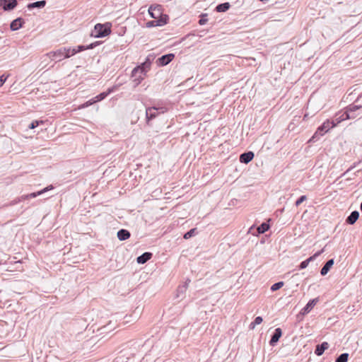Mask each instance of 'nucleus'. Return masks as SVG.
I'll use <instances>...</instances> for the list:
<instances>
[{
	"instance_id": "f257e3e1",
	"label": "nucleus",
	"mask_w": 362,
	"mask_h": 362,
	"mask_svg": "<svg viewBox=\"0 0 362 362\" xmlns=\"http://www.w3.org/2000/svg\"><path fill=\"white\" fill-rule=\"evenodd\" d=\"M358 109L359 107L356 105L350 107L349 108H348L346 112L341 115L340 119H339L337 123H335L333 121H329V119H327L325 122H323V124L321 126H320L317 129L313 136L309 140V142H315L320 139V136H323L325 133L329 132V129L336 127V125L341 121L354 118V115H353V112Z\"/></svg>"
},
{
	"instance_id": "f03ea898",
	"label": "nucleus",
	"mask_w": 362,
	"mask_h": 362,
	"mask_svg": "<svg viewBox=\"0 0 362 362\" xmlns=\"http://www.w3.org/2000/svg\"><path fill=\"white\" fill-rule=\"evenodd\" d=\"M151 63L144 62L141 66L135 67L132 73L135 86H138L144 78L146 72L150 69Z\"/></svg>"
},
{
	"instance_id": "7ed1b4c3",
	"label": "nucleus",
	"mask_w": 362,
	"mask_h": 362,
	"mask_svg": "<svg viewBox=\"0 0 362 362\" xmlns=\"http://www.w3.org/2000/svg\"><path fill=\"white\" fill-rule=\"evenodd\" d=\"M95 45H96V43H91L87 47H85L83 45H78L74 48L63 47V51L64 52V54L65 58H69L71 56H73L79 52H81V51H83V50H86L88 49H92L94 47H95Z\"/></svg>"
},
{
	"instance_id": "20e7f679",
	"label": "nucleus",
	"mask_w": 362,
	"mask_h": 362,
	"mask_svg": "<svg viewBox=\"0 0 362 362\" xmlns=\"http://www.w3.org/2000/svg\"><path fill=\"white\" fill-rule=\"evenodd\" d=\"M110 29L105 28L103 25L98 23L95 25L94 36L95 37H103L110 33Z\"/></svg>"
},
{
	"instance_id": "39448f33",
	"label": "nucleus",
	"mask_w": 362,
	"mask_h": 362,
	"mask_svg": "<svg viewBox=\"0 0 362 362\" xmlns=\"http://www.w3.org/2000/svg\"><path fill=\"white\" fill-rule=\"evenodd\" d=\"M63 47L60 48L56 51L50 52L45 54L46 59H51V60H57L62 61L63 59H65V56L64 54Z\"/></svg>"
},
{
	"instance_id": "423d86ee",
	"label": "nucleus",
	"mask_w": 362,
	"mask_h": 362,
	"mask_svg": "<svg viewBox=\"0 0 362 362\" xmlns=\"http://www.w3.org/2000/svg\"><path fill=\"white\" fill-rule=\"evenodd\" d=\"M0 6L4 11L13 10L17 6L16 0H0Z\"/></svg>"
},
{
	"instance_id": "0eeeda50",
	"label": "nucleus",
	"mask_w": 362,
	"mask_h": 362,
	"mask_svg": "<svg viewBox=\"0 0 362 362\" xmlns=\"http://www.w3.org/2000/svg\"><path fill=\"white\" fill-rule=\"evenodd\" d=\"M324 252V250H321L320 251H318L317 252L315 253L313 256L310 257L309 258H308L307 259L303 261L300 264V269H305L309 263L312 261H313L314 259H315L319 255H320L322 252Z\"/></svg>"
},
{
	"instance_id": "6e6552de",
	"label": "nucleus",
	"mask_w": 362,
	"mask_h": 362,
	"mask_svg": "<svg viewBox=\"0 0 362 362\" xmlns=\"http://www.w3.org/2000/svg\"><path fill=\"white\" fill-rule=\"evenodd\" d=\"M158 108H156L155 107H148L146 109V117L148 123L151 119L155 118L158 115Z\"/></svg>"
},
{
	"instance_id": "1a4fd4ad",
	"label": "nucleus",
	"mask_w": 362,
	"mask_h": 362,
	"mask_svg": "<svg viewBox=\"0 0 362 362\" xmlns=\"http://www.w3.org/2000/svg\"><path fill=\"white\" fill-rule=\"evenodd\" d=\"M317 301H318L317 298H314V299L310 300L306 304V305L302 309L301 313L303 315H305V314H308V313H310V310L313 308V307L316 305Z\"/></svg>"
},
{
	"instance_id": "9d476101",
	"label": "nucleus",
	"mask_w": 362,
	"mask_h": 362,
	"mask_svg": "<svg viewBox=\"0 0 362 362\" xmlns=\"http://www.w3.org/2000/svg\"><path fill=\"white\" fill-rule=\"evenodd\" d=\"M175 57V55L173 54H168L163 55L158 58V61L159 62V64L161 66H165L169 64Z\"/></svg>"
},
{
	"instance_id": "9b49d317",
	"label": "nucleus",
	"mask_w": 362,
	"mask_h": 362,
	"mask_svg": "<svg viewBox=\"0 0 362 362\" xmlns=\"http://www.w3.org/2000/svg\"><path fill=\"white\" fill-rule=\"evenodd\" d=\"M254 158V153L252 151L244 153L240 156V161L243 163H248Z\"/></svg>"
},
{
	"instance_id": "f8f14e48",
	"label": "nucleus",
	"mask_w": 362,
	"mask_h": 362,
	"mask_svg": "<svg viewBox=\"0 0 362 362\" xmlns=\"http://www.w3.org/2000/svg\"><path fill=\"white\" fill-rule=\"evenodd\" d=\"M281 335H282L281 329L280 328H276L275 329V332H274L273 336L272 337L270 341H269L270 345L274 346L275 344L279 340Z\"/></svg>"
},
{
	"instance_id": "ddd939ff",
	"label": "nucleus",
	"mask_w": 362,
	"mask_h": 362,
	"mask_svg": "<svg viewBox=\"0 0 362 362\" xmlns=\"http://www.w3.org/2000/svg\"><path fill=\"white\" fill-rule=\"evenodd\" d=\"M115 90V88H110L107 90V92L101 93L100 94L98 95L97 96L93 98V100L95 101V103L99 101L103 100L105 99L110 93L113 92Z\"/></svg>"
},
{
	"instance_id": "4468645a",
	"label": "nucleus",
	"mask_w": 362,
	"mask_h": 362,
	"mask_svg": "<svg viewBox=\"0 0 362 362\" xmlns=\"http://www.w3.org/2000/svg\"><path fill=\"white\" fill-rule=\"evenodd\" d=\"M334 263V262L333 259H331L328 260L325 263V264L323 266V267L322 268V269L320 271L321 275L322 276H325L329 272V271L330 270V269L333 266Z\"/></svg>"
},
{
	"instance_id": "2eb2a0df",
	"label": "nucleus",
	"mask_w": 362,
	"mask_h": 362,
	"mask_svg": "<svg viewBox=\"0 0 362 362\" xmlns=\"http://www.w3.org/2000/svg\"><path fill=\"white\" fill-rule=\"evenodd\" d=\"M359 217V213L357 211H354L351 213V214L347 217L346 221L347 223L350 225H353L356 223Z\"/></svg>"
},
{
	"instance_id": "dca6fc26",
	"label": "nucleus",
	"mask_w": 362,
	"mask_h": 362,
	"mask_svg": "<svg viewBox=\"0 0 362 362\" xmlns=\"http://www.w3.org/2000/svg\"><path fill=\"white\" fill-rule=\"evenodd\" d=\"M329 348V344L326 341L322 342L321 344L317 345L315 353L317 356H321L324 351Z\"/></svg>"
},
{
	"instance_id": "f3484780",
	"label": "nucleus",
	"mask_w": 362,
	"mask_h": 362,
	"mask_svg": "<svg viewBox=\"0 0 362 362\" xmlns=\"http://www.w3.org/2000/svg\"><path fill=\"white\" fill-rule=\"evenodd\" d=\"M23 21L22 18H18L13 21L11 23L10 28L12 30H17L23 25Z\"/></svg>"
},
{
	"instance_id": "a211bd4d",
	"label": "nucleus",
	"mask_w": 362,
	"mask_h": 362,
	"mask_svg": "<svg viewBox=\"0 0 362 362\" xmlns=\"http://www.w3.org/2000/svg\"><path fill=\"white\" fill-rule=\"evenodd\" d=\"M151 257L152 254L151 252H144L137 257L136 261L139 264H144L149 260Z\"/></svg>"
},
{
	"instance_id": "6ab92c4d",
	"label": "nucleus",
	"mask_w": 362,
	"mask_h": 362,
	"mask_svg": "<svg viewBox=\"0 0 362 362\" xmlns=\"http://www.w3.org/2000/svg\"><path fill=\"white\" fill-rule=\"evenodd\" d=\"M130 237V233L125 229H121L117 232V238L119 240H125Z\"/></svg>"
},
{
	"instance_id": "aec40b11",
	"label": "nucleus",
	"mask_w": 362,
	"mask_h": 362,
	"mask_svg": "<svg viewBox=\"0 0 362 362\" xmlns=\"http://www.w3.org/2000/svg\"><path fill=\"white\" fill-rule=\"evenodd\" d=\"M168 16L166 14H162L157 19H156V23H158V26H163L167 24L168 21Z\"/></svg>"
},
{
	"instance_id": "412c9836",
	"label": "nucleus",
	"mask_w": 362,
	"mask_h": 362,
	"mask_svg": "<svg viewBox=\"0 0 362 362\" xmlns=\"http://www.w3.org/2000/svg\"><path fill=\"white\" fill-rule=\"evenodd\" d=\"M46 5V1L42 0L34 3L29 4L28 5V9H33L34 8H43Z\"/></svg>"
},
{
	"instance_id": "4be33fe9",
	"label": "nucleus",
	"mask_w": 362,
	"mask_h": 362,
	"mask_svg": "<svg viewBox=\"0 0 362 362\" xmlns=\"http://www.w3.org/2000/svg\"><path fill=\"white\" fill-rule=\"evenodd\" d=\"M229 8H230V4H229V3L226 2V3L218 4L216 6V10L218 12H225V11H228L229 9Z\"/></svg>"
},
{
	"instance_id": "5701e85b",
	"label": "nucleus",
	"mask_w": 362,
	"mask_h": 362,
	"mask_svg": "<svg viewBox=\"0 0 362 362\" xmlns=\"http://www.w3.org/2000/svg\"><path fill=\"white\" fill-rule=\"evenodd\" d=\"M269 229V225L266 223H262L258 228L257 232L259 234L264 233Z\"/></svg>"
},
{
	"instance_id": "b1692460",
	"label": "nucleus",
	"mask_w": 362,
	"mask_h": 362,
	"mask_svg": "<svg viewBox=\"0 0 362 362\" xmlns=\"http://www.w3.org/2000/svg\"><path fill=\"white\" fill-rule=\"evenodd\" d=\"M263 321V319L262 317H257L255 320L250 323V329H254L255 327H256V325H260Z\"/></svg>"
},
{
	"instance_id": "393cba45",
	"label": "nucleus",
	"mask_w": 362,
	"mask_h": 362,
	"mask_svg": "<svg viewBox=\"0 0 362 362\" xmlns=\"http://www.w3.org/2000/svg\"><path fill=\"white\" fill-rule=\"evenodd\" d=\"M40 195V192H39V191L37 192H33V193H30L28 194H25V195L21 196V200H25V199H31V198H35Z\"/></svg>"
},
{
	"instance_id": "a878e982",
	"label": "nucleus",
	"mask_w": 362,
	"mask_h": 362,
	"mask_svg": "<svg viewBox=\"0 0 362 362\" xmlns=\"http://www.w3.org/2000/svg\"><path fill=\"white\" fill-rule=\"evenodd\" d=\"M154 13L156 16V18H158L160 16L163 14V8L161 5H154Z\"/></svg>"
},
{
	"instance_id": "bb28decb",
	"label": "nucleus",
	"mask_w": 362,
	"mask_h": 362,
	"mask_svg": "<svg viewBox=\"0 0 362 362\" xmlns=\"http://www.w3.org/2000/svg\"><path fill=\"white\" fill-rule=\"evenodd\" d=\"M349 358V354L344 353L338 356L336 359V362H347Z\"/></svg>"
},
{
	"instance_id": "cd10ccee",
	"label": "nucleus",
	"mask_w": 362,
	"mask_h": 362,
	"mask_svg": "<svg viewBox=\"0 0 362 362\" xmlns=\"http://www.w3.org/2000/svg\"><path fill=\"white\" fill-rule=\"evenodd\" d=\"M284 284V283L283 281L277 282L272 286L271 290L272 291H276L280 289L281 287H283Z\"/></svg>"
},
{
	"instance_id": "c85d7f7f",
	"label": "nucleus",
	"mask_w": 362,
	"mask_h": 362,
	"mask_svg": "<svg viewBox=\"0 0 362 362\" xmlns=\"http://www.w3.org/2000/svg\"><path fill=\"white\" fill-rule=\"evenodd\" d=\"M95 103V101L93 100V99L91 98L90 100H88L87 102H86L85 103L79 106V109H83V108H85V107H87Z\"/></svg>"
},
{
	"instance_id": "c756f323",
	"label": "nucleus",
	"mask_w": 362,
	"mask_h": 362,
	"mask_svg": "<svg viewBox=\"0 0 362 362\" xmlns=\"http://www.w3.org/2000/svg\"><path fill=\"white\" fill-rule=\"evenodd\" d=\"M42 61H41V63L40 64L42 66V67H45L51 60V59H46L45 58V54H44L42 58H41Z\"/></svg>"
},
{
	"instance_id": "7c9ffc66",
	"label": "nucleus",
	"mask_w": 362,
	"mask_h": 362,
	"mask_svg": "<svg viewBox=\"0 0 362 362\" xmlns=\"http://www.w3.org/2000/svg\"><path fill=\"white\" fill-rule=\"evenodd\" d=\"M195 228H192L190 230H189L188 232H187L185 235H184V238L185 239H189V238L192 237L195 233Z\"/></svg>"
},
{
	"instance_id": "2f4dec72",
	"label": "nucleus",
	"mask_w": 362,
	"mask_h": 362,
	"mask_svg": "<svg viewBox=\"0 0 362 362\" xmlns=\"http://www.w3.org/2000/svg\"><path fill=\"white\" fill-rule=\"evenodd\" d=\"M148 14L152 18L157 19L154 13V5H151L148 8Z\"/></svg>"
},
{
	"instance_id": "473e14b6",
	"label": "nucleus",
	"mask_w": 362,
	"mask_h": 362,
	"mask_svg": "<svg viewBox=\"0 0 362 362\" xmlns=\"http://www.w3.org/2000/svg\"><path fill=\"white\" fill-rule=\"evenodd\" d=\"M40 123H42V121H37V120H35V121H33L31 122V124H30L29 126V128L33 129H35V127H37L39 124Z\"/></svg>"
},
{
	"instance_id": "72a5a7b5",
	"label": "nucleus",
	"mask_w": 362,
	"mask_h": 362,
	"mask_svg": "<svg viewBox=\"0 0 362 362\" xmlns=\"http://www.w3.org/2000/svg\"><path fill=\"white\" fill-rule=\"evenodd\" d=\"M157 26H158V23H156V20L151 21H148L146 23L147 28H152V27H157Z\"/></svg>"
},
{
	"instance_id": "f704fd0d",
	"label": "nucleus",
	"mask_w": 362,
	"mask_h": 362,
	"mask_svg": "<svg viewBox=\"0 0 362 362\" xmlns=\"http://www.w3.org/2000/svg\"><path fill=\"white\" fill-rule=\"evenodd\" d=\"M307 197L305 195L301 196L296 202V206H298L303 202L306 200Z\"/></svg>"
},
{
	"instance_id": "c9c22d12",
	"label": "nucleus",
	"mask_w": 362,
	"mask_h": 362,
	"mask_svg": "<svg viewBox=\"0 0 362 362\" xmlns=\"http://www.w3.org/2000/svg\"><path fill=\"white\" fill-rule=\"evenodd\" d=\"M53 189V186L52 185L47 186V187L42 189V190H40L39 192H40V195L44 194L46 192H48L49 190H51Z\"/></svg>"
},
{
	"instance_id": "e433bc0d",
	"label": "nucleus",
	"mask_w": 362,
	"mask_h": 362,
	"mask_svg": "<svg viewBox=\"0 0 362 362\" xmlns=\"http://www.w3.org/2000/svg\"><path fill=\"white\" fill-rule=\"evenodd\" d=\"M7 79V76H4V75L0 76V87L4 85V83L6 82Z\"/></svg>"
},
{
	"instance_id": "4c0bfd02",
	"label": "nucleus",
	"mask_w": 362,
	"mask_h": 362,
	"mask_svg": "<svg viewBox=\"0 0 362 362\" xmlns=\"http://www.w3.org/2000/svg\"><path fill=\"white\" fill-rule=\"evenodd\" d=\"M206 21H207V19H206V18H201L199 20V23L200 25H204L206 23Z\"/></svg>"
},
{
	"instance_id": "58836bf2",
	"label": "nucleus",
	"mask_w": 362,
	"mask_h": 362,
	"mask_svg": "<svg viewBox=\"0 0 362 362\" xmlns=\"http://www.w3.org/2000/svg\"><path fill=\"white\" fill-rule=\"evenodd\" d=\"M308 114H305L304 117H303V119L305 120L308 118Z\"/></svg>"
},
{
	"instance_id": "ea45409f",
	"label": "nucleus",
	"mask_w": 362,
	"mask_h": 362,
	"mask_svg": "<svg viewBox=\"0 0 362 362\" xmlns=\"http://www.w3.org/2000/svg\"><path fill=\"white\" fill-rule=\"evenodd\" d=\"M160 110H161V112H165L166 110V109L164 107H161Z\"/></svg>"
},
{
	"instance_id": "a19ab883",
	"label": "nucleus",
	"mask_w": 362,
	"mask_h": 362,
	"mask_svg": "<svg viewBox=\"0 0 362 362\" xmlns=\"http://www.w3.org/2000/svg\"><path fill=\"white\" fill-rule=\"evenodd\" d=\"M260 1H267L268 0H259Z\"/></svg>"
}]
</instances>
